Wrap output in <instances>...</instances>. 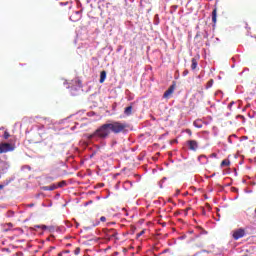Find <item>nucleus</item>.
Listing matches in <instances>:
<instances>
[{"label":"nucleus","instance_id":"nucleus-23","mask_svg":"<svg viewBox=\"0 0 256 256\" xmlns=\"http://www.w3.org/2000/svg\"><path fill=\"white\" fill-rule=\"evenodd\" d=\"M5 188V185L0 184V191L3 190Z\"/></svg>","mask_w":256,"mask_h":256},{"label":"nucleus","instance_id":"nucleus-18","mask_svg":"<svg viewBox=\"0 0 256 256\" xmlns=\"http://www.w3.org/2000/svg\"><path fill=\"white\" fill-rule=\"evenodd\" d=\"M100 221H102V223H105L107 221V218L105 216H101Z\"/></svg>","mask_w":256,"mask_h":256},{"label":"nucleus","instance_id":"nucleus-21","mask_svg":"<svg viewBox=\"0 0 256 256\" xmlns=\"http://www.w3.org/2000/svg\"><path fill=\"white\" fill-rule=\"evenodd\" d=\"M49 155H50L51 157H55V150H53L52 152H50Z\"/></svg>","mask_w":256,"mask_h":256},{"label":"nucleus","instance_id":"nucleus-16","mask_svg":"<svg viewBox=\"0 0 256 256\" xmlns=\"http://www.w3.org/2000/svg\"><path fill=\"white\" fill-rule=\"evenodd\" d=\"M65 185H67V183L65 181H61L57 184V187H63Z\"/></svg>","mask_w":256,"mask_h":256},{"label":"nucleus","instance_id":"nucleus-2","mask_svg":"<svg viewBox=\"0 0 256 256\" xmlns=\"http://www.w3.org/2000/svg\"><path fill=\"white\" fill-rule=\"evenodd\" d=\"M15 147L10 143H1L0 144V154L3 153H9L10 151H13Z\"/></svg>","mask_w":256,"mask_h":256},{"label":"nucleus","instance_id":"nucleus-20","mask_svg":"<svg viewBox=\"0 0 256 256\" xmlns=\"http://www.w3.org/2000/svg\"><path fill=\"white\" fill-rule=\"evenodd\" d=\"M145 234V230H142L141 232H139L138 234H137V237H141V235H144Z\"/></svg>","mask_w":256,"mask_h":256},{"label":"nucleus","instance_id":"nucleus-28","mask_svg":"<svg viewBox=\"0 0 256 256\" xmlns=\"http://www.w3.org/2000/svg\"><path fill=\"white\" fill-rule=\"evenodd\" d=\"M65 253H71L69 250H66Z\"/></svg>","mask_w":256,"mask_h":256},{"label":"nucleus","instance_id":"nucleus-25","mask_svg":"<svg viewBox=\"0 0 256 256\" xmlns=\"http://www.w3.org/2000/svg\"><path fill=\"white\" fill-rule=\"evenodd\" d=\"M60 5H69V2H66V3L61 2Z\"/></svg>","mask_w":256,"mask_h":256},{"label":"nucleus","instance_id":"nucleus-9","mask_svg":"<svg viewBox=\"0 0 256 256\" xmlns=\"http://www.w3.org/2000/svg\"><path fill=\"white\" fill-rule=\"evenodd\" d=\"M105 79H107V72L105 70H103L100 73V80L99 83H105Z\"/></svg>","mask_w":256,"mask_h":256},{"label":"nucleus","instance_id":"nucleus-12","mask_svg":"<svg viewBox=\"0 0 256 256\" xmlns=\"http://www.w3.org/2000/svg\"><path fill=\"white\" fill-rule=\"evenodd\" d=\"M229 165H231V162L227 159L221 162V167H229Z\"/></svg>","mask_w":256,"mask_h":256},{"label":"nucleus","instance_id":"nucleus-24","mask_svg":"<svg viewBox=\"0 0 256 256\" xmlns=\"http://www.w3.org/2000/svg\"><path fill=\"white\" fill-rule=\"evenodd\" d=\"M183 75H189V71H187V70L184 71V72H183Z\"/></svg>","mask_w":256,"mask_h":256},{"label":"nucleus","instance_id":"nucleus-17","mask_svg":"<svg viewBox=\"0 0 256 256\" xmlns=\"http://www.w3.org/2000/svg\"><path fill=\"white\" fill-rule=\"evenodd\" d=\"M79 253H81V248L77 247V248L74 250V255H79Z\"/></svg>","mask_w":256,"mask_h":256},{"label":"nucleus","instance_id":"nucleus-1","mask_svg":"<svg viewBox=\"0 0 256 256\" xmlns=\"http://www.w3.org/2000/svg\"><path fill=\"white\" fill-rule=\"evenodd\" d=\"M127 130V123L121 121H111L102 124L92 134L88 136V139H109L111 133L119 135V133H125Z\"/></svg>","mask_w":256,"mask_h":256},{"label":"nucleus","instance_id":"nucleus-5","mask_svg":"<svg viewBox=\"0 0 256 256\" xmlns=\"http://www.w3.org/2000/svg\"><path fill=\"white\" fill-rule=\"evenodd\" d=\"M174 91H175V84L171 85L167 89V91L164 92V94H163L164 99H169V97H171L173 95Z\"/></svg>","mask_w":256,"mask_h":256},{"label":"nucleus","instance_id":"nucleus-6","mask_svg":"<svg viewBox=\"0 0 256 256\" xmlns=\"http://www.w3.org/2000/svg\"><path fill=\"white\" fill-rule=\"evenodd\" d=\"M107 237H108V239H119V238H117V230H115V229L108 230Z\"/></svg>","mask_w":256,"mask_h":256},{"label":"nucleus","instance_id":"nucleus-3","mask_svg":"<svg viewBox=\"0 0 256 256\" xmlns=\"http://www.w3.org/2000/svg\"><path fill=\"white\" fill-rule=\"evenodd\" d=\"M242 237H245V230L243 228H240L233 232V238L237 241V239H241Z\"/></svg>","mask_w":256,"mask_h":256},{"label":"nucleus","instance_id":"nucleus-4","mask_svg":"<svg viewBox=\"0 0 256 256\" xmlns=\"http://www.w3.org/2000/svg\"><path fill=\"white\" fill-rule=\"evenodd\" d=\"M187 146H188V149H190V151H195L196 149L199 148V144L197 143L196 140H188Z\"/></svg>","mask_w":256,"mask_h":256},{"label":"nucleus","instance_id":"nucleus-14","mask_svg":"<svg viewBox=\"0 0 256 256\" xmlns=\"http://www.w3.org/2000/svg\"><path fill=\"white\" fill-rule=\"evenodd\" d=\"M213 83H214L213 79L209 80V81L207 82V89L213 87Z\"/></svg>","mask_w":256,"mask_h":256},{"label":"nucleus","instance_id":"nucleus-10","mask_svg":"<svg viewBox=\"0 0 256 256\" xmlns=\"http://www.w3.org/2000/svg\"><path fill=\"white\" fill-rule=\"evenodd\" d=\"M124 113L127 115V117H129V115H131V113H133V106H128L125 108Z\"/></svg>","mask_w":256,"mask_h":256},{"label":"nucleus","instance_id":"nucleus-30","mask_svg":"<svg viewBox=\"0 0 256 256\" xmlns=\"http://www.w3.org/2000/svg\"><path fill=\"white\" fill-rule=\"evenodd\" d=\"M0 179H1V175H0Z\"/></svg>","mask_w":256,"mask_h":256},{"label":"nucleus","instance_id":"nucleus-11","mask_svg":"<svg viewBox=\"0 0 256 256\" xmlns=\"http://www.w3.org/2000/svg\"><path fill=\"white\" fill-rule=\"evenodd\" d=\"M191 69H192V71H195V69H197V59H195V58H192L191 59Z\"/></svg>","mask_w":256,"mask_h":256},{"label":"nucleus","instance_id":"nucleus-22","mask_svg":"<svg viewBox=\"0 0 256 256\" xmlns=\"http://www.w3.org/2000/svg\"><path fill=\"white\" fill-rule=\"evenodd\" d=\"M233 104H234V102H230V103L228 104L229 109H231V107H233Z\"/></svg>","mask_w":256,"mask_h":256},{"label":"nucleus","instance_id":"nucleus-7","mask_svg":"<svg viewBox=\"0 0 256 256\" xmlns=\"http://www.w3.org/2000/svg\"><path fill=\"white\" fill-rule=\"evenodd\" d=\"M43 191H55V189H59V186L57 184H52L50 186H44Z\"/></svg>","mask_w":256,"mask_h":256},{"label":"nucleus","instance_id":"nucleus-27","mask_svg":"<svg viewBox=\"0 0 256 256\" xmlns=\"http://www.w3.org/2000/svg\"><path fill=\"white\" fill-rule=\"evenodd\" d=\"M203 158H205V156H203V155H202V156H199V159H203Z\"/></svg>","mask_w":256,"mask_h":256},{"label":"nucleus","instance_id":"nucleus-15","mask_svg":"<svg viewBox=\"0 0 256 256\" xmlns=\"http://www.w3.org/2000/svg\"><path fill=\"white\" fill-rule=\"evenodd\" d=\"M3 137L4 139H9V137H11V134H9L8 131H5Z\"/></svg>","mask_w":256,"mask_h":256},{"label":"nucleus","instance_id":"nucleus-13","mask_svg":"<svg viewBox=\"0 0 256 256\" xmlns=\"http://www.w3.org/2000/svg\"><path fill=\"white\" fill-rule=\"evenodd\" d=\"M34 229H43V230H45V229H47V226L46 225H35Z\"/></svg>","mask_w":256,"mask_h":256},{"label":"nucleus","instance_id":"nucleus-19","mask_svg":"<svg viewBox=\"0 0 256 256\" xmlns=\"http://www.w3.org/2000/svg\"><path fill=\"white\" fill-rule=\"evenodd\" d=\"M190 209H191V208H186V209L184 210V215H185V216L188 215Z\"/></svg>","mask_w":256,"mask_h":256},{"label":"nucleus","instance_id":"nucleus-29","mask_svg":"<svg viewBox=\"0 0 256 256\" xmlns=\"http://www.w3.org/2000/svg\"><path fill=\"white\" fill-rule=\"evenodd\" d=\"M241 119H245V117H243V116H239Z\"/></svg>","mask_w":256,"mask_h":256},{"label":"nucleus","instance_id":"nucleus-8","mask_svg":"<svg viewBox=\"0 0 256 256\" xmlns=\"http://www.w3.org/2000/svg\"><path fill=\"white\" fill-rule=\"evenodd\" d=\"M212 23L215 25L217 23V7L212 11Z\"/></svg>","mask_w":256,"mask_h":256},{"label":"nucleus","instance_id":"nucleus-26","mask_svg":"<svg viewBox=\"0 0 256 256\" xmlns=\"http://www.w3.org/2000/svg\"><path fill=\"white\" fill-rule=\"evenodd\" d=\"M28 207H35V204H33V203L28 204Z\"/></svg>","mask_w":256,"mask_h":256}]
</instances>
